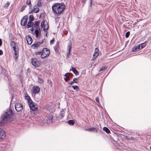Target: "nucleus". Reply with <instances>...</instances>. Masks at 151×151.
<instances>
[{
  "mask_svg": "<svg viewBox=\"0 0 151 151\" xmlns=\"http://www.w3.org/2000/svg\"><path fill=\"white\" fill-rule=\"evenodd\" d=\"M38 83H42L44 82L42 78H38Z\"/></svg>",
  "mask_w": 151,
  "mask_h": 151,
  "instance_id": "obj_34",
  "label": "nucleus"
},
{
  "mask_svg": "<svg viewBox=\"0 0 151 151\" xmlns=\"http://www.w3.org/2000/svg\"><path fill=\"white\" fill-rule=\"evenodd\" d=\"M70 52L69 51H68L67 54V57L68 58L69 57V55L70 54Z\"/></svg>",
  "mask_w": 151,
  "mask_h": 151,
  "instance_id": "obj_43",
  "label": "nucleus"
},
{
  "mask_svg": "<svg viewBox=\"0 0 151 151\" xmlns=\"http://www.w3.org/2000/svg\"><path fill=\"white\" fill-rule=\"evenodd\" d=\"M26 4L29 5L30 8L31 7L32 5L30 0H27Z\"/></svg>",
  "mask_w": 151,
  "mask_h": 151,
  "instance_id": "obj_33",
  "label": "nucleus"
},
{
  "mask_svg": "<svg viewBox=\"0 0 151 151\" xmlns=\"http://www.w3.org/2000/svg\"><path fill=\"white\" fill-rule=\"evenodd\" d=\"M99 55V50L98 48H96L95 49L94 53L93 54V56H95L96 58Z\"/></svg>",
  "mask_w": 151,
  "mask_h": 151,
  "instance_id": "obj_17",
  "label": "nucleus"
},
{
  "mask_svg": "<svg viewBox=\"0 0 151 151\" xmlns=\"http://www.w3.org/2000/svg\"><path fill=\"white\" fill-rule=\"evenodd\" d=\"M10 46L13 48L14 53V57L15 59H17L18 56V47L17 43L14 41H12L10 43Z\"/></svg>",
  "mask_w": 151,
  "mask_h": 151,
  "instance_id": "obj_4",
  "label": "nucleus"
},
{
  "mask_svg": "<svg viewBox=\"0 0 151 151\" xmlns=\"http://www.w3.org/2000/svg\"><path fill=\"white\" fill-rule=\"evenodd\" d=\"M72 47V45L71 44H69L68 46V49H71Z\"/></svg>",
  "mask_w": 151,
  "mask_h": 151,
  "instance_id": "obj_41",
  "label": "nucleus"
},
{
  "mask_svg": "<svg viewBox=\"0 0 151 151\" xmlns=\"http://www.w3.org/2000/svg\"><path fill=\"white\" fill-rule=\"evenodd\" d=\"M50 53V50L47 48H43L42 52V55H41V58L44 59L48 56Z\"/></svg>",
  "mask_w": 151,
  "mask_h": 151,
  "instance_id": "obj_6",
  "label": "nucleus"
},
{
  "mask_svg": "<svg viewBox=\"0 0 151 151\" xmlns=\"http://www.w3.org/2000/svg\"><path fill=\"white\" fill-rule=\"evenodd\" d=\"M40 91V88L37 86H34L32 88V94L33 96L35 99L37 101L40 100L41 98L40 95H38V98L37 97V94Z\"/></svg>",
  "mask_w": 151,
  "mask_h": 151,
  "instance_id": "obj_3",
  "label": "nucleus"
},
{
  "mask_svg": "<svg viewBox=\"0 0 151 151\" xmlns=\"http://www.w3.org/2000/svg\"><path fill=\"white\" fill-rule=\"evenodd\" d=\"M86 0H82V2L84 3L85 2Z\"/></svg>",
  "mask_w": 151,
  "mask_h": 151,
  "instance_id": "obj_52",
  "label": "nucleus"
},
{
  "mask_svg": "<svg viewBox=\"0 0 151 151\" xmlns=\"http://www.w3.org/2000/svg\"><path fill=\"white\" fill-rule=\"evenodd\" d=\"M40 95V94H37V98H38V95Z\"/></svg>",
  "mask_w": 151,
  "mask_h": 151,
  "instance_id": "obj_55",
  "label": "nucleus"
},
{
  "mask_svg": "<svg viewBox=\"0 0 151 151\" xmlns=\"http://www.w3.org/2000/svg\"><path fill=\"white\" fill-rule=\"evenodd\" d=\"M103 130L107 133H110V130L106 127H104L103 128Z\"/></svg>",
  "mask_w": 151,
  "mask_h": 151,
  "instance_id": "obj_30",
  "label": "nucleus"
},
{
  "mask_svg": "<svg viewBox=\"0 0 151 151\" xmlns=\"http://www.w3.org/2000/svg\"><path fill=\"white\" fill-rule=\"evenodd\" d=\"M70 49H68V51H69V52H70Z\"/></svg>",
  "mask_w": 151,
  "mask_h": 151,
  "instance_id": "obj_54",
  "label": "nucleus"
},
{
  "mask_svg": "<svg viewBox=\"0 0 151 151\" xmlns=\"http://www.w3.org/2000/svg\"><path fill=\"white\" fill-rule=\"evenodd\" d=\"M15 106V109L17 112L21 111L23 109L22 106L20 103H16Z\"/></svg>",
  "mask_w": 151,
  "mask_h": 151,
  "instance_id": "obj_8",
  "label": "nucleus"
},
{
  "mask_svg": "<svg viewBox=\"0 0 151 151\" xmlns=\"http://www.w3.org/2000/svg\"><path fill=\"white\" fill-rule=\"evenodd\" d=\"M54 41V38H53L52 39L50 40V43H53Z\"/></svg>",
  "mask_w": 151,
  "mask_h": 151,
  "instance_id": "obj_46",
  "label": "nucleus"
},
{
  "mask_svg": "<svg viewBox=\"0 0 151 151\" xmlns=\"http://www.w3.org/2000/svg\"><path fill=\"white\" fill-rule=\"evenodd\" d=\"M95 100H96V101L98 103H99V98L98 97H96V98L95 99Z\"/></svg>",
  "mask_w": 151,
  "mask_h": 151,
  "instance_id": "obj_42",
  "label": "nucleus"
},
{
  "mask_svg": "<svg viewBox=\"0 0 151 151\" xmlns=\"http://www.w3.org/2000/svg\"><path fill=\"white\" fill-rule=\"evenodd\" d=\"M27 96H29L26 93V94H25V97H27Z\"/></svg>",
  "mask_w": 151,
  "mask_h": 151,
  "instance_id": "obj_51",
  "label": "nucleus"
},
{
  "mask_svg": "<svg viewBox=\"0 0 151 151\" xmlns=\"http://www.w3.org/2000/svg\"><path fill=\"white\" fill-rule=\"evenodd\" d=\"M10 46L13 48L14 53V57L15 59H17L18 56V47L17 43L14 41H12L10 43Z\"/></svg>",
  "mask_w": 151,
  "mask_h": 151,
  "instance_id": "obj_5",
  "label": "nucleus"
},
{
  "mask_svg": "<svg viewBox=\"0 0 151 151\" xmlns=\"http://www.w3.org/2000/svg\"><path fill=\"white\" fill-rule=\"evenodd\" d=\"M41 28H42L43 30H46L48 29V27H47V28L45 29V25H44V22H42L41 23Z\"/></svg>",
  "mask_w": 151,
  "mask_h": 151,
  "instance_id": "obj_27",
  "label": "nucleus"
},
{
  "mask_svg": "<svg viewBox=\"0 0 151 151\" xmlns=\"http://www.w3.org/2000/svg\"><path fill=\"white\" fill-rule=\"evenodd\" d=\"M35 55L37 56V57L40 56L41 57V55H42V52L41 51H37L35 52Z\"/></svg>",
  "mask_w": 151,
  "mask_h": 151,
  "instance_id": "obj_28",
  "label": "nucleus"
},
{
  "mask_svg": "<svg viewBox=\"0 0 151 151\" xmlns=\"http://www.w3.org/2000/svg\"><path fill=\"white\" fill-rule=\"evenodd\" d=\"M9 2H7L6 4L4 5V7H7L9 5Z\"/></svg>",
  "mask_w": 151,
  "mask_h": 151,
  "instance_id": "obj_40",
  "label": "nucleus"
},
{
  "mask_svg": "<svg viewBox=\"0 0 151 151\" xmlns=\"http://www.w3.org/2000/svg\"><path fill=\"white\" fill-rule=\"evenodd\" d=\"M28 20V17L27 16L24 17L22 19L21 22V24L23 26L26 25Z\"/></svg>",
  "mask_w": 151,
  "mask_h": 151,
  "instance_id": "obj_9",
  "label": "nucleus"
},
{
  "mask_svg": "<svg viewBox=\"0 0 151 151\" xmlns=\"http://www.w3.org/2000/svg\"><path fill=\"white\" fill-rule=\"evenodd\" d=\"M107 69V67L105 66H103L102 67L100 70V71H103L105 70H106Z\"/></svg>",
  "mask_w": 151,
  "mask_h": 151,
  "instance_id": "obj_37",
  "label": "nucleus"
},
{
  "mask_svg": "<svg viewBox=\"0 0 151 151\" xmlns=\"http://www.w3.org/2000/svg\"><path fill=\"white\" fill-rule=\"evenodd\" d=\"M72 87L75 90H77L79 89V87L77 86H73Z\"/></svg>",
  "mask_w": 151,
  "mask_h": 151,
  "instance_id": "obj_36",
  "label": "nucleus"
},
{
  "mask_svg": "<svg viewBox=\"0 0 151 151\" xmlns=\"http://www.w3.org/2000/svg\"><path fill=\"white\" fill-rule=\"evenodd\" d=\"M31 63L32 65L35 67H38L40 65V63L37 61L36 58H33L31 59Z\"/></svg>",
  "mask_w": 151,
  "mask_h": 151,
  "instance_id": "obj_7",
  "label": "nucleus"
},
{
  "mask_svg": "<svg viewBox=\"0 0 151 151\" xmlns=\"http://www.w3.org/2000/svg\"><path fill=\"white\" fill-rule=\"evenodd\" d=\"M147 42L146 41H145V42L140 44L139 45V47H140V49L141 50V49L143 48L144 47H145L147 44Z\"/></svg>",
  "mask_w": 151,
  "mask_h": 151,
  "instance_id": "obj_22",
  "label": "nucleus"
},
{
  "mask_svg": "<svg viewBox=\"0 0 151 151\" xmlns=\"http://www.w3.org/2000/svg\"><path fill=\"white\" fill-rule=\"evenodd\" d=\"M34 27H33L31 29H30V30L32 31V32H33L34 30Z\"/></svg>",
  "mask_w": 151,
  "mask_h": 151,
  "instance_id": "obj_49",
  "label": "nucleus"
},
{
  "mask_svg": "<svg viewBox=\"0 0 151 151\" xmlns=\"http://www.w3.org/2000/svg\"><path fill=\"white\" fill-rule=\"evenodd\" d=\"M72 70L74 73L76 75H78V71L76 70L75 68L72 67Z\"/></svg>",
  "mask_w": 151,
  "mask_h": 151,
  "instance_id": "obj_26",
  "label": "nucleus"
},
{
  "mask_svg": "<svg viewBox=\"0 0 151 151\" xmlns=\"http://www.w3.org/2000/svg\"><path fill=\"white\" fill-rule=\"evenodd\" d=\"M27 42L29 45L32 44V40L29 35H27L25 37Z\"/></svg>",
  "mask_w": 151,
  "mask_h": 151,
  "instance_id": "obj_12",
  "label": "nucleus"
},
{
  "mask_svg": "<svg viewBox=\"0 0 151 151\" xmlns=\"http://www.w3.org/2000/svg\"><path fill=\"white\" fill-rule=\"evenodd\" d=\"M79 82V81L78 79L76 78H74L73 79V81H71L68 83V84L72 85L73 84V83H77Z\"/></svg>",
  "mask_w": 151,
  "mask_h": 151,
  "instance_id": "obj_20",
  "label": "nucleus"
},
{
  "mask_svg": "<svg viewBox=\"0 0 151 151\" xmlns=\"http://www.w3.org/2000/svg\"><path fill=\"white\" fill-rule=\"evenodd\" d=\"M43 43V40H42L40 42H36L34 44L32 45V46L34 48H36Z\"/></svg>",
  "mask_w": 151,
  "mask_h": 151,
  "instance_id": "obj_11",
  "label": "nucleus"
},
{
  "mask_svg": "<svg viewBox=\"0 0 151 151\" xmlns=\"http://www.w3.org/2000/svg\"><path fill=\"white\" fill-rule=\"evenodd\" d=\"M130 33L129 31L127 32L125 34L126 37L127 38L128 37H129V36L130 35Z\"/></svg>",
  "mask_w": 151,
  "mask_h": 151,
  "instance_id": "obj_38",
  "label": "nucleus"
},
{
  "mask_svg": "<svg viewBox=\"0 0 151 151\" xmlns=\"http://www.w3.org/2000/svg\"><path fill=\"white\" fill-rule=\"evenodd\" d=\"M3 54V52L1 50H0V55H2Z\"/></svg>",
  "mask_w": 151,
  "mask_h": 151,
  "instance_id": "obj_45",
  "label": "nucleus"
},
{
  "mask_svg": "<svg viewBox=\"0 0 151 151\" xmlns=\"http://www.w3.org/2000/svg\"><path fill=\"white\" fill-rule=\"evenodd\" d=\"M90 5H91V3L92 2V0H90Z\"/></svg>",
  "mask_w": 151,
  "mask_h": 151,
  "instance_id": "obj_53",
  "label": "nucleus"
},
{
  "mask_svg": "<svg viewBox=\"0 0 151 151\" xmlns=\"http://www.w3.org/2000/svg\"><path fill=\"white\" fill-rule=\"evenodd\" d=\"M26 7L27 6L25 5H23L21 9V12H23Z\"/></svg>",
  "mask_w": 151,
  "mask_h": 151,
  "instance_id": "obj_39",
  "label": "nucleus"
},
{
  "mask_svg": "<svg viewBox=\"0 0 151 151\" xmlns=\"http://www.w3.org/2000/svg\"><path fill=\"white\" fill-rule=\"evenodd\" d=\"M54 49L56 51H57V46H55L54 47Z\"/></svg>",
  "mask_w": 151,
  "mask_h": 151,
  "instance_id": "obj_47",
  "label": "nucleus"
},
{
  "mask_svg": "<svg viewBox=\"0 0 151 151\" xmlns=\"http://www.w3.org/2000/svg\"><path fill=\"white\" fill-rule=\"evenodd\" d=\"M65 7L63 3L60 4L55 3L53 4L52 6V10L55 14H60L64 10Z\"/></svg>",
  "mask_w": 151,
  "mask_h": 151,
  "instance_id": "obj_1",
  "label": "nucleus"
},
{
  "mask_svg": "<svg viewBox=\"0 0 151 151\" xmlns=\"http://www.w3.org/2000/svg\"><path fill=\"white\" fill-rule=\"evenodd\" d=\"M34 105H32V106H30V109L33 111H36L37 109V106L35 104H33Z\"/></svg>",
  "mask_w": 151,
  "mask_h": 151,
  "instance_id": "obj_16",
  "label": "nucleus"
},
{
  "mask_svg": "<svg viewBox=\"0 0 151 151\" xmlns=\"http://www.w3.org/2000/svg\"><path fill=\"white\" fill-rule=\"evenodd\" d=\"M68 122L70 125H73L75 123V122L72 120H69L68 121Z\"/></svg>",
  "mask_w": 151,
  "mask_h": 151,
  "instance_id": "obj_31",
  "label": "nucleus"
},
{
  "mask_svg": "<svg viewBox=\"0 0 151 151\" xmlns=\"http://www.w3.org/2000/svg\"><path fill=\"white\" fill-rule=\"evenodd\" d=\"M64 110L62 109L60 111V113L59 114V116L60 119L63 118L64 116Z\"/></svg>",
  "mask_w": 151,
  "mask_h": 151,
  "instance_id": "obj_21",
  "label": "nucleus"
},
{
  "mask_svg": "<svg viewBox=\"0 0 151 151\" xmlns=\"http://www.w3.org/2000/svg\"><path fill=\"white\" fill-rule=\"evenodd\" d=\"M13 114L12 110L10 109H7L2 116V120L0 122V125L2 126L6 120L10 118Z\"/></svg>",
  "mask_w": 151,
  "mask_h": 151,
  "instance_id": "obj_2",
  "label": "nucleus"
},
{
  "mask_svg": "<svg viewBox=\"0 0 151 151\" xmlns=\"http://www.w3.org/2000/svg\"><path fill=\"white\" fill-rule=\"evenodd\" d=\"M33 24L34 23L32 22L28 21L27 26L28 28H29L32 27L33 26Z\"/></svg>",
  "mask_w": 151,
  "mask_h": 151,
  "instance_id": "obj_24",
  "label": "nucleus"
},
{
  "mask_svg": "<svg viewBox=\"0 0 151 151\" xmlns=\"http://www.w3.org/2000/svg\"><path fill=\"white\" fill-rule=\"evenodd\" d=\"M39 10L40 9L38 8L37 7L35 8L34 7L33 9L32 10V11H33L35 13H37L39 12Z\"/></svg>",
  "mask_w": 151,
  "mask_h": 151,
  "instance_id": "obj_29",
  "label": "nucleus"
},
{
  "mask_svg": "<svg viewBox=\"0 0 151 151\" xmlns=\"http://www.w3.org/2000/svg\"><path fill=\"white\" fill-rule=\"evenodd\" d=\"M27 99L28 101L29 107L30 106H32V105H34L33 104L35 103L32 101L29 96H27Z\"/></svg>",
  "mask_w": 151,
  "mask_h": 151,
  "instance_id": "obj_13",
  "label": "nucleus"
},
{
  "mask_svg": "<svg viewBox=\"0 0 151 151\" xmlns=\"http://www.w3.org/2000/svg\"><path fill=\"white\" fill-rule=\"evenodd\" d=\"M35 34L37 37H38L39 35H40V29H36L35 30Z\"/></svg>",
  "mask_w": 151,
  "mask_h": 151,
  "instance_id": "obj_25",
  "label": "nucleus"
},
{
  "mask_svg": "<svg viewBox=\"0 0 151 151\" xmlns=\"http://www.w3.org/2000/svg\"><path fill=\"white\" fill-rule=\"evenodd\" d=\"M2 44V42L0 38V46H1Z\"/></svg>",
  "mask_w": 151,
  "mask_h": 151,
  "instance_id": "obj_48",
  "label": "nucleus"
},
{
  "mask_svg": "<svg viewBox=\"0 0 151 151\" xmlns=\"http://www.w3.org/2000/svg\"><path fill=\"white\" fill-rule=\"evenodd\" d=\"M96 58L95 57V56H93V57L92 58V60H93L95 59Z\"/></svg>",
  "mask_w": 151,
  "mask_h": 151,
  "instance_id": "obj_50",
  "label": "nucleus"
},
{
  "mask_svg": "<svg viewBox=\"0 0 151 151\" xmlns=\"http://www.w3.org/2000/svg\"><path fill=\"white\" fill-rule=\"evenodd\" d=\"M53 118L52 115H50L48 118V119H47V122L49 123L52 122V121Z\"/></svg>",
  "mask_w": 151,
  "mask_h": 151,
  "instance_id": "obj_23",
  "label": "nucleus"
},
{
  "mask_svg": "<svg viewBox=\"0 0 151 151\" xmlns=\"http://www.w3.org/2000/svg\"><path fill=\"white\" fill-rule=\"evenodd\" d=\"M65 78H64L65 81L67 82L68 81H69L70 80V74L69 73H66L65 75Z\"/></svg>",
  "mask_w": 151,
  "mask_h": 151,
  "instance_id": "obj_19",
  "label": "nucleus"
},
{
  "mask_svg": "<svg viewBox=\"0 0 151 151\" xmlns=\"http://www.w3.org/2000/svg\"><path fill=\"white\" fill-rule=\"evenodd\" d=\"M34 20V18L33 16L32 15H31L29 16V21H30L32 22Z\"/></svg>",
  "mask_w": 151,
  "mask_h": 151,
  "instance_id": "obj_32",
  "label": "nucleus"
},
{
  "mask_svg": "<svg viewBox=\"0 0 151 151\" xmlns=\"http://www.w3.org/2000/svg\"><path fill=\"white\" fill-rule=\"evenodd\" d=\"M140 50V47L138 45L137 46L134 47L132 48V50L133 52H135L139 50Z\"/></svg>",
  "mask_w": 151,
  "mask_h": 151,
  "instance_id": "obj_18",
  "label": "nucleus"
},
{
  "mask_svg": "<svg viewBox=\"0 0 151 151\" xmlns=\"http://www.w3.org/2000/svg\"><path fill=\"white\" fill-rule=\"evenodd\" d=\"M37 6L38 7H40L41 6V4L40 1V0H38L37 1Z\"/></svg>",
  "mask_w": 151,
  "mask_h": 151,
  "instance_id": "obj_35",
  "label": "nucleus"
},
{
  "mask_svg": "<svg viewBox=\"0 0 151 151\" xmlns=\"http://www.w3.org/2000/svg\"><path fill=\"white\" fill-rule=\"evenodd\" d=\"M6 136L4 131L0 128V139H4Z\"/></svg>",
  "mask_w": 151,
  "mask_h": 151,
  "instance_id": "obj_10",
  "label": "nucleus"
},
{
  "mask_svg": "<svg viewBox=\"0 0 151 151\" xmlns=\"http://www.w3.org/2000/svg\"><path fill=\"white\" fill-rule=\"evenodd\" d=\"M85 130L88 131L92 132L95 131L96 132H97V130L94 127L88 129H85Z\"/></svg>",
  "mask_w": 151,
  "mask_h": 151,
  "instance_id": "obj_14",
  "label": "nucleus"
},
{
  "mask_svg": "<svg viewBox=\"0 0 151 151\" xmlns=\"http://www.w3.org/2000/svg\"><path fill=\"white\" fill-rule=\"evenodd\" d=\"M33 11H32V10L31 12H29V14H31L32 13V12Z\"/></svg>",
  "mask_w": 151,
  "mask_h": 151,
  "instance_id": "obj_56",
  "label": "nucleus"
},
{
  "mask_svg": "<svg viewBox=\"0 0 151 151\" xmlns=\"http://www.w3.org/2000/svg\"><path fill=\"white\" fill-rule=\"evenodd\" d=\"M40 21H39L35 22L34 27H35L36 29H40Z\"/></svg>",
  "mask_w": 151,
  "mask_h": 151,
  "instance_id": "obj_15",
  "label": "nucleus"
},
{
  "mask_svg": "<svg viewBox=\"0 0 151 151\" xmlns=\"http://www.w3.org/2000/svg\"><path fill=\"white\" fill-rule=\"evenodd\" d=\"M47 81L49 82V84H50V85H52V81L50 80L49 79H47Z\"/></svg>",
  "mask_w": 151,
  "mask_h": 151,
  "instance_id": "obj_44",
  "label": "nucleus"
},
{
  "mask_svg": "<svg viewBox=\"0 0 151 151\" xmlns=\"http://www.w3.org/2000/svg\"><path fill=\"white\" fill-rule=\"evenodd\" d=\"M150 150H151V146H150Z\"/></svg>",
  "mask_w": 151,
  "mask_h": 151,
  "instance_id": "obj_57",
  "label": "nucleus"
}]
</instances>
